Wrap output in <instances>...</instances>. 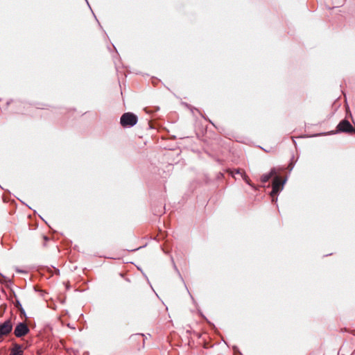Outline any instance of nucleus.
<instances>
[{"instance_id": "1", "label": "nucleus", "mask_w": 355, "mask_h": 355, "mask_svg": "<svg viewBox=\"0 0 355 355\" xmlns=\"http://www.w3.org/2000/svg\"><path fill=\"white\" fill-rule=\"evenodd\" d=\"M120 122L123 127H132L137 123V116L133 113L126 112L121 116Z\"/></svg>"}, {"instance_id": "2", "label": "nucleus", "mask_w": 355, "mask_h": 355, "mask_svg": "<svg viewBox=\"0 0 355 355\" xmlns=\"http://www.w3.org/2000/svg\"><path fill=\"white\" fill-rule=\"evenodd\" d=\"M285 182L286 180H282L279 176H275L272 182V189L270 193V196L272 198H274L275 196L277 195V193L282 190Z\"/></svg>"}, {"instance_id": "3", "label": "nucleus", "mask_w": 355, "mask_h": 355, "mask_svg": "<svg viewBox=\"0 0 355 355\" xmlns=\"http://www.w3.org/2000/svg\"><path fill=\"white\" fill-rule=\"evenodd\" d=\"M28 332L29 328L25 322H19L14 330V334L17 338L24 336Z\"/></svg>"}, {"instance_id": "4", "label": "nucleus", "mask_w": 355, "mask_h": 355, "mask_svg": "<svg viewBox=\"0 0 355 355\" xmlns=\"http://www.w3.org/2000/svg\"><path fill=\"white\" fill-rule=\"evenodd\" d=\"M12 329V322L10 319L0 324V338L9 334Z\"/></svg>"}, {"instance_id": "5", "label": "nucleus", "mask_w": 355, "mask_h": 355, "mask_svg": "<svg viewBox=\"0 0 355 355\" xmlns=\"http://www.w3.org/2000/svg\"><path fill=\"white\" fill-rule=\"evenodd\" d=\"M337 132L350 133L354 132V128L347 120L344 119L337 125Z\"/></svg>"}, {"instance_id": "6", "label": "nucleus", "mask_w": 355, "mask_h": 355, "mask_svg": "<svg viewBox=\"0 0 355 355\" xmlns=\"http://www.w3.org/2000/svg\"><path fill=\"white\" fill-rule=\"evenodd\" d=\"M230 175L236 178L235 175H241V177L242 178V179L248 184L250 185V178H248V176L245 174V171L242 169H240V168H237V169H234L232 171H230Z\"/></svg>"}, {"instance_id": "7", "label": "nucleus", "mask_w": 355, "mask_h": 355, "mask_svg": "<svg viewBox=\"0 0 355 355\" xmlns=\"http://www.w3.org/2000/svg\"><path fill=\"white\" fill-rule=\"evenodd\" d=\"M277 171L275 168H272L268 173L263 174L261 177V181L263 183H266L272 177L276 175Z\"/></svg>"}, {"instance_id": "8", "label": "nucleus", "mask_w": 355, "mask_h": 355, "mask_svg": "<svg viewBox=\"0 0 355 355\" xmlns=\"http://www.w3.org/2000/svg\"><path fill=\"white\" fill-rule=\"evenodd\" d=\"M10 355H23L22 345L15 344L11 349Z\"/></svg>"}, {"instance_id": "9", "label": "nucleus", "mask_w": 355, "mask_h": 355, "mask_svg": "<svg viewBox=\"0 0 355 355\" xmlns=\"http://www.w3.org/2000/svg\"><path fill=\"white\" fill-rule=\"evenodd\" d=\"M15 306L19 309V310L20 311L21 314H25V311L23 309L22 306L19 300L16 301Z\"/></svg>"}]
</instances>
